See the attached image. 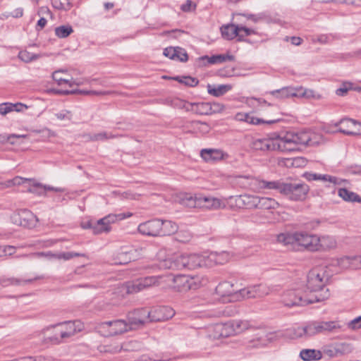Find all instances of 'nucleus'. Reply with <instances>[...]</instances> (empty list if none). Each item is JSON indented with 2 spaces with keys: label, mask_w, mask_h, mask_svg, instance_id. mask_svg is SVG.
Wrapping results in <instances>:
<instances>
[{
  "label": "nucleus",
  "mask_w": 361,
  "mask_h": 361,
  "mask_svg": "<svg viewBox=\"0 0 361 361\" xmlns=\"http://www.w3.org/2000/svg\"><path fill=\"white\" fill-rule=\"evenodd\" d=\"M200 195H192L190 193H180L177 196L176 201L181 205L188 208H198Z\"/></svg>",
  "instance_id": "29"
},
{
  "label": "nucleus",
  "mask_w": 361,
  "mask_h": 361,
  "mask_svg": "<svg viewBox=\"0 0 361 361\" xmlns=\"http://www.w3.org/2000/svg\"><path fill=\"white\" fill-rule=\"evenodd\" d=\"M98 329L104 336H111L131 330V326L128 321L118 319L102 322L99 324Z\"/></svg>",
  "instance_id": "11"
},
{
  "label": "nucleus",
  "mask_w": 361,
  "mask_h": 361,
  "mask_svg": "<svg viewBox=\"0 0 361 361\" xmlns=\"http://www.w3.org/2000/svg\"><path fill=\"white\" fill-rule=\"evenodd\" d=\"M283 336L281 332H268L264 327L250 326V348L266 346Z\"/></svg>",
  "instance_id": "6"
},
{
  "label": "nucleus",
  "mask_w": 361,
  "mask_h": 361,
  "mask_svg": "<svg viewBox=\"0 0 361 361\" xmlns=\"http://www.w3.org/2000/svg\"><path fill=\"white\" fill-rule=\"evenodd\" d=\"M286 161L288 162L286 164L287 165L290 164L295 167H302L307 164L306 159L302 157H298L292 159H288L286 160Z\"/></svg>",
  "instance_id": "62"
},
{
  "label": "nucleus",
  "mask_w": 361,
  "mask_h": 361,
  "mask_svg": "<svg viewBox=\"0 0 361 361\" xmlns=\"http://www.w3.org/2000/svg\"><path fill=\"white\" fill-rule=\"evenodd\" d=\"M160 236L171 235L175 234L178 228V225L169 220H161Z\"/></svg>",
  "instance_id": "37"
},
{
  "label": "nucleus",
  "mask_w": 361,
  "mask_h": 361,
  "mask_svg": "<svg viewBox=\"0 0 361 361\" xmlns=\"http://www.w3.org/2000/svg\"><path fill=\"white\" fill-rule=\"evenodd\" d=\"M190 102L182 99L179 97H176L173 106L172 108L178 109H185L186 111H189Z\"/></svg>",
  "instance_id": "59"
},
{
  "label": "nucleus",
  "mask_w": 361,
  "mask_h": 361,
  "mask_svg": "<svg viewBox=\"0 0 361 361\" xmlns=\"http://www.w3.org/2000/svg\"><path fill=\"white\" fill-rule=\"evenodd\" d=\"M288 335L290 336L292 338H300L303 336H305V326H298L296 328L290 329L288 330Z\"/></svg>",
  "instance_id": "58"
},
{
  "label": "nucleus",
  "mask_w": 361,
  "mask_h": 361,
  "mask_svg": "<svg viewBox=\"0 0 361 361\" xmlns=\"http://www.w3.org/2000/svg\"><path fill=\"white\" fill-rule=\"evenodd\" d=\"M73 32V30L70 25H61L54 29L55 35L59 38H66Z\"/></svg>",
  "instance_id": "49"
},
{
  "label": "nucleus",
  "mask_w": 361,
  "mask_h": 361,
  "mask_svg": "<svg viewBox=\"0 0 361 361\" xmlns=\"http://www.w3.org/2000/svg\"><path fill=\"white\" fill-rule=\"evenodd\" d=\"M200 155L206 161H216L224 158L225 154L221 149H204L201 151Z\"/></svg>",
  "instance_id": "31"
},
{
  "label": "nucleus",
  "mask_w": 361,
  "mask_h": 361,
  "mask_svg": "<svg viewBox=\"0 0 361 361\" xmlns=\"http://www.w3.org/2000/svg\"><path fill=\"white\" fill-rule=\"evenodd\" d=\"M67 72L65 71H56L52 74V78L60 86H68L73 87L74 86H79L82 85V82L78 80H75L73 78H68L65 75Z\"/></svg>",
  "instance_id": "26"
},
{
  "label": "nucleus",
  "mask_w": 361,
  "mask_h": 361,
  "mask_svg": "<svg viewBox=\"0 0 361 361\" xmlns=\"http://www.w3.org/2000/svg\"><path fill=\"white\" fill-rule=\"evenodd\" d=\"M273 288L264 283L253 285L250 287V298H260L273 291Z\"/></svg>",
  "instance_id": "33"
},
{
  "label": "nucleus",
  "mask_w": 361,
  "mask_h": 361,
  "mask_svg": "<svg viewBox=\"0 0 361 361\" xmlns=\"http://www.w3.org/2000/svg\"><path fill=\"white\" fill-rule=\"evenodd\" d=\"M281 302L287 307L305 305L311 303L305 292L300 289L288 290L281 296Z\"/></svg>",
  "instance_id": "13"
},
{
  "label": "nucleus",
  "mask_w": 361,
  "mask_h": 361,
  "mask_svg": "<svg viewBox=\"0 0 361 361\" xmlns=\"http://www.w3.org/2000/svg\"><path fill=\"white\" fill-rule=\"evenodd\" d=\"M145 316L143 318H149L151 322H159L167 320L174 315V311L172 308L167 306L157 307L151 311H143ZM144 319H139V322H143Z\"/></svg>",
  "instance_id": "18"
},
{
  "label": "nucleus",
  "mask_w": 361,
  "mask_h": 361,
  "mask_svg": "<svg viewBox=\"0 0 361 361\" xmlns=\"http://www.w3.org/2000/svg\"><path fill=\"white\" fill-rule=\"evenodd\" d=\"M276 241L284 245H295L296 231L293 233H281L276 235Z\"/></svg>",
  "instance_id": "40"
},
{
  "label": "nucleus",
  "mask_w": 361,
  "mask_h": 361,
  "mask_svg": "<svg viewBox=\"0 0 361 361\" xmlns=\"http://www.w3.org/2000/svg\"><path fill=\"white\" fill-rule=\"evenodd\" d=\"M338 243L336 238L330 235H317V252L335 250Z\"/></svg>",
  "instance_id": "24"
},
{
  "label": "nucleus",
  "mask_w": 361,
  "mask_h": 361,
  "mask_svg": "<svg viewBox=\"0 0 361 361\" xmlns=\"http://www.w3.org/2000/svg\"><path fill=\"white\" fill-rule=\"evenodd\" d=\"M248 327L247 321L231 320L218 323L208 327L209 336L214 339L227 338L241 334Z\"/></svg>",
  "instance_id": "3"
},
{
  "label": "nucleus",
  "mask_w": 361,
  "mask_h": 361,
  "mask_svg": "<svg viewBox=\"0 0 361 361\" xmlns=\"http://www.w3.org/2000/svg\"><path fill=\"white\" fill-rule=\"evenodd\" d=\"M145 290L143 284L140 279H138L133 281H129L126 283L120 288V293H130L134 294L140 291Z\"/></svg>",
  "instance_id": "32"
},
{
  "label": "nucleus",
  "mask_w": 361,
  "mask_h": 361,
  "mask_svg": "<svg viewBox=\"0 0 361 361\" xmlns=\"http://www.w3.org/2000/svg\"><path fill=\"white\" fill-rule=\"evenodd\" d=\"M216 292L221 298H228L229 302L240 300L248 294V290L236 282L232 283L229 281L220 283L216 288Z\"/></svg>",
  "instance_id": "9"
},
{
  "label": "nucleus",
  "mask_w": 361,
  "mask_h": 361,
  "mask_svg": "<svg viewBox=\"0 0 361 361\" xmlns=\"http://www.w3.org/2000/svg\"><path fill=\"white\" fill-rule=\"evenodd\" d=\"M314 137V134L308 131L288 132L283 136H280L281 151H293L297 149L298 146L314 145L316 143L313 140Z\"/></svg>",
  "instance_id": "5"
},
{
  "label": "nucleus",
  "mask_w": 361,
  "mask_h": 361,
  "mask_svg": "<svg viewBox=\"0 0 361 361\" xmlns=\"http://www.w3.org/2000/svg\"><path fill=\"white\" fill-rule=\"evenodd\" d=\"M279 141L280 135H274L272 137L252 140V147L255 150L261 151H281V145Z\"/></svg>",
  "instance_id": "17"
},
{
  "label": "nucleus",
  "mask_w": 361,
  "mask_h": 361,
  "mask_svg": "<svg viewBox=\"0 0 361 361\" xmlns=\"http://www.w3.org/2000/svg\"><path fill=\"white\" fill-rule=\"evenodd\" d=\"M79 256H85V255L78 253V252H59V253H56V259L67 261L73 257H79Z\"/></svg>",
  "instance_id": "57"
},
{
  "label": "nucleus",
  "mask_w": 361,
  "mask_h": 361,
  "mask_svg": "<svg viewBox=\"0 0 361 361\" xmlns=\"http://www.w3.org/2000/svg\"><path fill=\"white\" fill-rule=\"evenodd\" d=\"M14 224L26 228L35 226L37 219L35 214L27 209L20 210L17 214L12 216Z\"/></svg>",
  "instance_id": "19"
},
{
  "label": "nucleus",
  "mask_w": 361,
  "mask_h": 361,
  "mask_svg": "<svg viewBox=\"0 0 361 361\" xmlns=\"http://www.w3.org/2000/svg\"><path fill=\"white\" fill-rule=\"evenodd\" d=\"M143 311H148L147 309H140L136 310L133 312H130L128 314L127 321L129 324V325L131 326V329L135 328L137 326L142 325L145 323L149 322V318H144L143 322H139V319H143V317L145 316L144 314Z\"/></svg>",
  "instance_id": "30"
},
{
  "label": "nucleus",
  "mask_w": 361,
  "mask_h": 361,
  "mask_svg": "<svg viewBox=\"0 0 361 361\" xmlns=\"http://www.w3.org/2000/svg\"><path fill=\"white\" fill-rule=\"evenodd\" d=\"M357 259V258L356 257H353V256H343L336 259L334 264L343 269H347L350 268L353 269V261L356 260Z\"/></svg>",
  "instance_id": "44"
},
{
  "label": "nucleus",
  "mask_w": 361,
  "mask_h": 361,
  "mask_svg": "<svg viewBox=\"0 0 361 361\" xmlns=\"http://www.w3.org/2000/svg\"><path fill=\"white\" fill-rule=\"evenodd\" d=\"M210 109L209 102H190L189 111L198 115H211Z\"/></svg>",
  "instance_id": "36"
},
{
  "label": "nucleus",
  "mask_w": 361,
  "mask_h": 361,
  "mask_svg": "<svg viewBox=\"0 0 361 361\" xmlns=\"http://www.w3.org/2000/svg\"><path fill=\"white\" fill-rule=\"evenodd\" d=\"M164 55L173 61L186 62L188 60V55L186 51L179 47H170L164 49Z\"/></svg>",
  "instance_id": "27"
},
{
  "label": "nucleus",
  "mask_w": 361,
  "mask_h": 361,
  "mask_svg": "<svg viewBox=\"0 0 361 361\" xmlns=\"http://www.w3.org/2000/svg\"><path fill=\"white\" fill-rule=\"evenodd\" d=\"M276 190L291 201H303L306 199L310 190L309 186L302 182H283L277 180L272 184Z\"/></svg>",
  "instance_id": "4"
},
{
  "label": "nucleus",
  "mask_w": 361,
  "mask_h": 361,
  "mask_svg": "<svg viewBox=\"0 0 361 361\" xmlns=\"http://www.w3.org/2000/svg\"><path fill=\"white\" fill-rule=\"evenodd\" d=\"M172 79L188 87H195L199 82L197 78L190 76H177Z\"/></svg>",
  "instance_id": "50"
},
{
  "label": "nucleus",
  "mask_w": 361,
  "mask_h": 361,
  "mask_svg": "<svg viewBox=\"0 0 361 361\" xmlns=\"http://www.w3.org/2000/svg\"><path fill=\"white\" fill-rule=\"evenodd\" d=\"M28 191L30 192L38 195H45V191L44 189V185L36 183H34L30 186V188L28 189Z\"/></svg>",
  "instance_id": "63"
},
{
  "label": "nucleus",
  "mask_w": 361,
  "mask_h": 361,
  "mask_svg": "<svg viewBox=\"0 0 361 361\" xmlns=\"http://www.w3.org/2000/svg\"><path fill=\"white\" fill-rule=\"evenodd\" d=\"M274 183H277V180L266 181L257 178H252L251 181L250 182V185L251 186L252 190L255 191H259L262 189L276 190V188L272 186V184Z\"/></svg>",
  "instance_id": "35"
},
{
  "label": "nucleus",
  "mask_w": 361,
  "mask_h": 361,
  "mask_svg": "<svg viewBox=\"0 0 361 361\" xmlns=\"http://www.w3.org/2000/svg\"><path fill=\"white\" fill-rule=\"evenodd\" d=\"M322 180L324 181V182H329L334 185H341L343 183L344 184V185H346L348 183V181L347 180L338 178L336 176H330V175H327V174H324V176H322Z\"/></svg>",
  "instance_id": "55"
},
{
  "label": "nucleus",
  "mask_w": 361,
  "mask_h": 361,
  "mask_svg": "<svg viewBox=\"0 0 361 361\" xmlns=\"http://www.w3.org/2000/svg\"><path fill=\"white\" fill-rule=\"evenodd\" d=\"M42 279V276H37L34 279H0V285H2L3 286H8L10 285H23L26 283H32L36 280Z\"/></svg>",
  "instance_id": "43"
},
{
  "label": "nucleus",
  "mask_w": 361,
  "mask_h": 361,
  "mask_svg": "<svg viewBox=\"0 0 361 361\" xmlns=\"http://www.w3.org/2000/svg\"><path fill=\"white\" fill-rule=\"evenodd\" d=\"M161 225V219H152L140 224L137 230L142 235L157 237L160 236Z\"/></svg>",
  "instance_id": "20"
},
{
  "label": "nucleus",
  "mask_w": 361,
  "mask_h": 361,
  "mask_svg": "<svg viewBox=\"0 0 361 361\" xmlns=\"http://www.w3.org/2000/svg\"><path fill=\"white\" fill-rule=\"evenodd\" d=\"M192 238V233L188 229H180L177 231L175 233V240L182 243H189Z\"/></svg>",
  "instance_id": "46"
},
{
  "label": "nucleus",
  "mask_w": 361,
  "mask_h": 361,
  "mask_svg": "<svg viewBox=\"0 0 361 361\" xmlns=\"http://www.w3.org/2000/svg\"><path fill=\"white\" fill-rule=\"evenodd\" d=\"M329 277L322 269L312 270L307 276V289L305 291L311 303L324 301L330 296L329 289L326 287Z\"/></svg>",
  "instance_id": "2"
},
{
  "label": "nucleus",
  "mask_w": 361,
  "mask_h": 361,
  "mask_svg": "<svg viewBox=\"0 0 361 361\" xmlns=\"http://www.w3.org/2000/svg\"><path fill=\"white\" fill-rule=\"evenodd\" d=\"M269 94L278 99H285L290 97L321 99V96L314 90L304 88L302 86L297 87H284L279 90L270 91Z\"/></svg>",
  "instance_id": "8"
},
{
  "label": "nucleus",
  "mask_w": 361,
  "mask_h": 361,
  "mask_svg": "<svg viewBox=\"0 0 361 361\" xmlns=\"http://www.w3.org/2000/svg\"><path fill=\"white\" fill-rule=\"evenodd\" d=\"M338 195L344 201L350 202H361V197L355 192L349 191L346 188H339L338 190Z\"/></svg>",
  "instance_id": "39"
},
{
  "label": "nucleus",
  "mask_w": 361,
  "mask_h": 361,
  "mask_svg": "<svg viewBox=\"0 0 361 361\" xmlns=\"http://www.w3.org/2000/svg\"><path fill=\"white\" fill-rule=\"evenodd\" d=\"M56 92L62 94H76L78 92L82 93V94H91V95H97V96H102V95H109V94H116L117 92L115 91H81L78 90L77 89L75 90H60L56 91Z\"/></svg>",
  "instance_id": "38"
},
{
  "label": "nucleus",
  "mask_w": 361,
  "mask_h": 361,
  "mask_svg": "<svg viewBox=\"0 0 361 361\" xmlns=\"http://www.w3.org/2000/svg\"><path fill=\"white\" fill-rule=\"evenodd\" d=\"M160 276H147L140 278L145 289L149 288L152 286H158L159 284Z\"/></svg>",
  "instance_id": "54"
},
{
  "label": "nucleus",
  "mask_w": 361,
  "mask_h": 361,
  "mask_svg": "<svg viewBox=\"0 0 361 361\" xmlns=\"http://www.w3.org/2000/svg\"><path fill=\"white\" fill-rule=\"evenodd\" d=\"M246 18L245 14L237 13L233 17L234 23L223 25L220 27L221 37L226 40L236 39L238 41H244L248 36V28L239 23V18Z\"/></svg>",
  "instance_id": "7"
},
{
  "label": "nucleus",
  "mask_w": 361,
  "mask_h": 361,
  "mask_svg": "<svg viewBox=\"0 0 361 361\" xmlns=\"http://www.w3.org/2000/svg\"><path fill=\"white\" fill-rule=\"evenodd\" d=\"M132 216L133 214L131 212L109 214L97 220L96 222H94L92 233L95 235L109 233L112 230V224Z\"/></svg>",
  "instance_id": "10"
},
{
  "label": "nucleus",
  "mask_w": 361,
  "mask_h": 361,
  "mask_svg": "<svg viewBox=\"0 0 361 361\" xmlns=\"http://www.w3.org/2000/svg\"><path fill=\"white\" fill-rule=\"evenodd\" d=\"M300 356L305 361L319 360L322 357V353L314 349H304L300 351Z\"/></svg>",
  "instance_id": "42"
},
{
  "label": "nucleus",
  "mask_w": 361,
  "mask_h": 361,
  "mask_svg": "<svg viewBox=\"0 0 361 361\" xmlns=\"http://www.w3.org/2000/svg\"><path fill=\"white\" fill-rule=\"evenodd\" d=\"M173 289L184 293L190 290H196L200 287L202 281L199 276L177 275L173 278Z\"/></svg>",
  "instance_id": "12"
},
{
  "label": "nucleus",
  "mask_w": 361,
  "mask_h": 361,
  "mask_svg": "<svg viewBox=\"0 0 361 361\" xmlns=\"http://www.w3.org/2000/svg\"><path fill=\"white\" fill-rule=\"evenodd\" d=\"M145 253V248L136 247L130 248L128 251L121 252L118 254V262L120 264H126L131 261H135L141 258Z\"/></svg>",
  "instance_id": "23"
},
{
  "label": "nucleus",
  "mask_w": 361,
  "mask_h": 361,
  "mask_svg": "<svg viewBox=\"0 0 361 361\" xmlns=\"http://www.w3.org/2000/svg\"><path fill=\"white\" fill-rule=\"evenodd\" d=\"M118 137V135H115L111 132L103 131L98 133H95L91 137V140L93 141L106 140L109 139H113Z\"/></svg>",
  "instance_id": "53"
},
{
  "label": "nucleus",
  "mask_w": 361,
  "mask_h": 361,
  "mask_svg": "<svg viewBox=\"0 0 361 361\" xmlns=\"http://www.w3.org/2000/svg\"><path fill=\"white\" fill-rule=\"evenodd\" d=\"M207 267L223 264L228 262L230 255L226 252L206 253Z\"/></svg>",
  "instance_id": "28"
},
{
  "label": "nucleus",
  "mask_w": 361,
  "mask_h": 361,
  "mask_svg": "<svg viewBox=\"0 0 361 361\" xmlns=\"http://www.w3.org/2000/svg\"><path fill=\"white\" fill-rule=\"evenodd\" d=\"M317 234L305 231H296L295 245L301 250L317 252Z\"/></svg>",
  "instance_id": "14"
},
{
  "label": "nucleus",
  "mask_w": 361,
  "mask_h": 361,
  "mask_svg": "<svg viewBox=\"0 0 361 361\" xmlns=\"http://www.w3.org/2000/svg\"><path fill=\"white\" fill-rule=\"evenodd\" d=\"M202 60H207V62L210 64L215 63H221L226 61H232L234 60L233 56L226 54H218L214 55L210 57L207 56H202L201 58Z\"/></svg>",
  "instance_id": "41"
},
{
  "label": "nucleus",
  "mask_w": 361,
  "mask_h": 361,
  "mask_svg": "<svg viewBox=\"0 0 361 361\" xmlns=\"http://www.w3.org/2000/svg\"><path fill=\"white\" fill-rule=\"evenodd\" d=\"M339 132L348 135H357L361 134V123L350 118L340 121Z\"/></svg>",
  "instance_id": "21"
},
{
  "label": "nucleus",
  "mask_w": 361,
  "mask_h": 361,
  "mask_svg": "<svg viewBox=\"0 0 361 361\" xmlns=\"http://www.w3.org/2000/svg\"><path fill=\"white\" fill-rule=\"evenodd\" d=\"M207 88V92L209 94L216 97H219L230 91L232 89V85L229 84L219 85H213L208 84Z\"/></svg>",
  "instance_id": "34"
},
{
  "label": "nucleus",
  "mask_w": 361,
  "mask_h": 361,
  "mask_svg": "<svg viewBox=\"0 0 361 361\" xmlns=\"http://www.w3.org/2000/svg\"><path fill=\"white\" fill-rule=\"evenodd\" d=\"M83 329L80 321H66L46 326L37 334L43 344L59 345Z\"/></svg>",
  "instance_id": "1"
},
{
  "label": "nucleus",
  "mask_w": 361,
  "mask_h": 361,
  "mask_svg": "<svg viewBox=\"0 0 361 361\" xmlns=\"http://www.w3.org/2000/svg\"><path fill=\"white\" fill-rule=\"evenodd\" d=\"M353 344L347 342H336L326 345L323 348V353L329 357H337L348 355L353 352Z\"/></svg>",
  "instance_id": "15"
},
{
  "label": "nucleus",
  "mask_w": 361,
  "mask_h": 361,
  "mask_svg": "<svg viewBox=\"0 0 361 361\" xmlns=\"http://www.w3.org/2000/svg\"><path fill=\"white\" fill-rule=\"evenodd\" d=\"M321 324L322 331H332L336 329L341 328L340 325L337 322L331 321V322H319Z\"/></svg>",
  "instance_id": "56"
},
{
  "label": "nucleus",
  "mask_w": 361,
  "mask_h": 361,
  "mask_svg": "<svg viewBox=\"0 0 361 361\" xmlns=\"http://www.w3.org/2000/svg\"><path fill=\"white\" fill-rule=\"evenodd\" d=\"M185 269H195L207 267L206 253L185 254Z\"/></svg>",
  "instance_id": "22"
},
{
  "label": "nucleus",
  "mask_w": 361,
  "mask_h": 361,
  "mask_svg": "<svg viewBox=\"0 0 361 361\" xmlns=\"http://www.w3.org/2000/svg\"><path fill=\"white\" fill-rule=\"evenodd\" d=\"M248 197L247 195H238L230 197V203L231 206L235 207L238 209H243L246 207Z\"/></svg>",
  "instance_id": "47"
},
{
  "label": "nucleus",
  "mask_w": 361,
  "mask_h": 361,
  "mask_svg": "<svg viewBox=\"0 0 361 361\" xmlns=\"http://www.w3.org/2000/svg\"><path fill=\"white\" fill-rule=\"evenodd\" d=\"M18 57L21 61L26 63H28L38 58L37 55L30 53L26 50L20 51L18 54Z\"/></svg>",
  "instance_id": "61"
},
{
  "label": "nucleus",
  "mask_w": 361,
  "mask_h": 361,
  "mask_svg": "<svg viewBox=\"0 0 361 361\" xmlns=\"http://www.w3.org/2000/svg\"><path fill=\"white\" fill-rule=\"evenodd\" d=\"M124 285V283L119 284L116 287L114 288V291L112 293V304L113 305H119L121 301L129 293H120V288Z\"/></svg>",
  "instance_id": "52"
},
{
  "label": "nucleus",
  "mask_w": 361,
  "mask_h": 361,
  "mask_svg": "<svg viewBox=\"0 0 361 361\" xmlns=\"http://www.w3.org/2000/svg\"><path fill=\"white\" fill-rule=\"evenodd\" d=\"M278 202L270 197H262L261 202L258 209H275L278 207Z\"/></svg>",
  "instance_id": "51"
},
{
  "label": "nucleus",
  "mask_w": 361,
  "mask_h": 361,
  "mask_svg": "<svg viewBox=\"0 0 361 361\" xmlns=\"http://www.w3.org/2000/svg\"><path fill=\"white\" fill-rule=\"evenodd\" d=\"M166 252V249H161L157 254V257L160 261L159 266L161 268L177 271L185 269L184 259L185 254H181L170 258L162 259L161 255L162 254H165Z\"/></svg>",
  "instance_id": "16"
},
{
  "label": "nucleus",
  "mask_w": 361,
  "mask_h": 361,
  "mask_svg": "<svg viewBox=\"0 0 361 361\" xmlns=\"http://www.w3.org/2000/svg\"><path fill=\"white\" fill-rule=\"evenodd\" d=\"M190 126L192 128L193 133L206 134L208 133L211 130V128L208 123L199 121H192L190 123Z\"/></svg>",
  "instance_id": "45"
},
{
  "label": "nucleus",
  "mask_w": 361,
  "mask_h": 361,
  "mask_svg": "<svg viewBox=\"0 0 361 361\" xmlns=\"http://www.w3.org/2000/svg\"><path fill=\"white\" fill-rule=\"evenodd\" d=\"M322 327L319 322H314L305 326V336H312L322 333Z\"/></svg>",
  "instance_id": "48"
},
{
  "label": "nucleus",
  "mask_w": 361,
  "mask_h": 361,
  "mask_svg": "<svg viewBox=\"0 0 361 361\" xmlns=\"http://www.w3.org/2000/svg\"><path fill=\"white\" fill-rule=\"evenodd\" d=\"M347 326L349 329H351L353 331L361 329V316L355 317L353 320L350 321L347 324Z\"/></svg>",
  "instance_id": "64"
},
{
  "label": "nucleus",
  "mask_w": 361,
  "mask_h": 361,
  "mask_svg": "<svg viewBox=\"0 0 361 361\" xmlns=\"http://www.w3.org/2000/svg\"><path fill=\"white\" fill-rule=\"evenodd\" d=\"M199 207L200 209H219L225 207V203L220 199L200 195Z\"/></svg>",
  "instance_id": "25"
},
{
  "label": "nucleus",
  "mask_w": 361,
  "mask_h": 361,
  "mask_svg": "<svg viewBox=\"0 0 361 361\" xmlns=\"http://www.w3.org/2000/svg\"><path fill=\"white\" fill-rule=\"evenodd\" d=\"M281 121V118H273L270 120H263L261 118H258L256 117H251L250 118V123L255 124V125H260V124H273L279 122Z\"/></svg>",
  "instance_id": "60"
}]
</instances>
